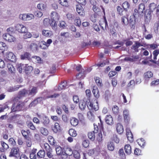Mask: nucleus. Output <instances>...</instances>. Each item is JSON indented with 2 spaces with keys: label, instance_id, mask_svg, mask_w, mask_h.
<instances>
[{
  "label": "nucleus",
  "instance_id": "nucleus-1",
  "mask_svg": "<svg viewBox=\"0 0 159 159\" xmlns=\"http://www.w3.org/2000/svg\"><path fill=\"white\" fill-rule=\"evenodd\" d=\"M51 19L45 18L43 20V23L46 26L50 25L52 29L56 31L57 30V26L55 20H58L59 16L56 12L53 11L51 13Z\"/></svg>",
  "mask_w": 159,
  "mask_h": 159
},
{
  "label": "nucleus",
  "instance_id": "nucleus-2",
  "mask_svg": "<svg viewBox=\"0 0 159 159\" xmlns=\"http://www.w3.org/2000/svg\"><path fill=\"white\" fill-rule=\"evenodd\" d=\"M145 9V5L143 3H140L139 4L138 9H135L134 11V16L140 17L143 14V11Z\"/></svg>",
  "mask_w": 159,
  "mask_h": 159
},
{
  "label": "nucleus",
  "instance_id": "nucleus-3",
  "mask_svg": "<svg viewBox=\"0 0 159 159\" xmlns=\"http://www.w3.org/2000/svg\"><path fill=\"white\" fill-rule=\"evenodd\" d=\"M25 106V103L21 101H19L18 103L16 105L14 103L13 104L11 107V112H15L19 111L22 110Z\"/></svg>",
  "mask_w": 159,
  "mask_h": 159
},
{
  "label": "nucleus",
  "instance_id": "nucleus-4",
  "mask_svg": "<svg viewBox=\"0 0 159 159\" xmlns=\"http://www.w3.org/2000/svg\"><path fill=\"white\" fill-rule=\"evenodd\" d=\"M20 149L18 147H13L11 149L9 157L17 158L20 156Z\"/></svg>",
  "mask_w": 159,
  "mask_h": 159
},
{
  "label": "nucleus",
  "instance_id": "nucleus-5",
  "mask_svg": "<svg viewBox=\"0 0 159 159\" xmlns=\"http://www.w3.org/2000/svg\"><path fill=\"white\" fill-rule=\"evenodd\" d=\"M4 59L6 61H10L11 62H15L16 57L14 54L11 52H7L5 57Z\"/></svg>",
  "mask_w": 159,
  "mask_h": 159
},
{
  "label": "nucleus",
  "instance_id": "nucleus-6",
  "mask_svg": "<svg viewBox=\"0 0 159 159\" xmlns=\"http://www.w3.org/2000/svg\"><path fill=\"white\" fill-rule=\"evenodd\" d=\"M98 117L100 120V123H98V125L95 123L93 124L94 130L93 131H94L95 133L98 132L99 129L100 130H103L104 129L103 122L101 120V117L99 116Z\"/></svg>",
  "mask_w": 159,
  "mask_h": 159
},
{
  "label": "nucleus",
  "instance_id": "nucleus-7",
  "mask_svg": "<svg viewBox=\"0 0 159 159\" xmlns=\"http://www.w3.org/2000/svg\"><path fill=\"white\" fill-rule=\"evenodd\" d=\"M40 122L44 126H47L49 123V119L48 117L44 115H38Z\"/></svg>",
  "mask_w": 159,
  "mask_h": 159
},
{
  "label": "nucleus",
  "instance_id": "nucleus-8",
  "mask_svg": "<svg viewBox=\"0 0 159 159\" xmlns=\"http://www.w3.org/2000/svg\"><path fill=\"white\" fill-rule=\"evenodd\" d=\"M3 38L6 41L9 42H12L15 41L16 38L13 35H11L9 33H5L3 35Z\"/></svg>",
  "mask_w": 159,
  "mask_h": 159
},
{
  "label": "nucleus",
  "instance_id": "nucleus-9",
  "mask_svg": "<svg viewBox=\"0 0 159 159\" xmlns=\"http://www.w3.org/2000/svg\"><path fill=\"white\" fill-rule=\"evenodd\" d=\"M64 153L62 157V159L67 158L68 156H71L73 153V151L70 147H66L64 148Z\"/></svg>",
  "mask_w": 159,
  "mask_h": 159
},
{
  "label": "nucleus",
  "instance_id": "nucleus-10",
  "mask_svg": "<svg viewBox=\"0 0 159 159\" xmlns=\"http://www.w3.org/2000/svg\"><path fill=\"white\" fill-rule=\"evenodd\" d=\"M89 107L90 109L93 111H97L99 109V106L97 100L90 101Z\"/></svg>",
  "mask_w": 159,
  "mask_h": 159
},
{
  "label": "nucleus",
  "instance_id": "nucleus-11",
  "mask_svg": "<svg viewBox=\"0 0 159 159\" xmlns=\"http://www.w3.org/2000/svg\"><path fill=\"white\" fill-rule=\"evenodd\" d=\"M15 28L16 30L20 33H25L27 31V29L26 28L21 24H16Z\"/></svg>",
  "mask_w": 159,
  "mask_h": 159
},
{
  "label": "nucleus",
  "instance_id": "nucleus-12",
  "mask_svg": "<svg viewBox=\"0 0 159 159\" xmlns=\"http://www.w3.org/2000/svg\"><path fill=\"white\" fill-rule=\"evenodd\" d=\"M123 116L124 122L128 124L130 120L129 111L126 110H124L123 111Z\"/></svg>",
  "mask_w": 159,
  "mask_h": 159
},
{
  "label": "nucleus",
  "instance_id": "nucleus-13",
  "mask_svg": "<svg viewBox=\"0 0 159 159\" xmlns=\"http://www.w3.org/2000/svg\"><path fill=\"white\" fill-rule=\"evenodd\" d=\"M12 118L15 119L16 120V121L17 124L20 125H23L24 124L23 121L21 118L20 115H16L11 117Z\"/></svg>",
  "mask_w": 159,
  "mask_h": 159
},
{
  "label": "nucleus",
  "instance_id": "nucleus-14",
  "mask_svg": "<svg viewBox=\"0 0 159 159\" xmlns=\"http://www.w3.org/2000/svg\"><path fill=\"white\" fill-rule=\"evenodd\" d=\"M28 91L25 89H23L19 92L18 96H17L14 98L15 101L18 100L21 98L25 97L26 94H28Z\"/></svg>",
  "mask_w": 159,
  "mask_h": 159
},
{
  "label": "nucleus",
  "instance_id": "nucleus-15",
  "mask_svg": "<svg viewBox=\"0 0 159 159\" xmlns=\"http://www.w3.org/2000/svg\"><path fill=\"white\" fill-rule=\"evenodd\" d=\"M89 101L86 100L85 98H84L82 100H81L79 103V107L82 110H84L86 107L87 102H89Z\"/></svg>",
  "mask_w": 159,
  "mask_h": 159
},
{
  "label": "nucleus",
  "instance_id": "nucleus-16",
  "mask_svg": "<svg viewBox=\"0 0 159 159\" xmlns=\"http://www.w3.org/2000/svg\"><path fill=\"white\" fill-rule=\"evenodd\" d=\"M81 4H78L76 5V10L78 14L80 16H84L85 12L84 9L81 6Z\"/></svg>",
  "mask_w": 159,
  "mask_h": 159
},
{
  "label": "nucleus",
  "instance_id": "nucleus-17",
  "mask_svg": "<svg viewBox=\"0 0 159 159\" xmlns=\"http://www.w3.org/2000/svg\"><path fill=\"white\" fill-rule=\"evenodd\" d=\"M140 46L145 47L143 44L141 43L138 41H136L135 42V44L132 46L131 49L134 50L135 52H138L139 51L138 48Z\"/></svg>",
  "mask_w": 159,
  "mask_h": 159
},
{
  "label": "nucleus",
  "instance_id": "nucleus-18",
  "mask_svg": "<svg viewBox=\"0 0 159 159\" xmlns=\"http://www.w3.org/2000/svg\"><path fill=\"white\" fill-rule=\"evenodd\" d=\"M99 25L101 28L104 30H107L108 27V24L107 20L105 16L104 17V19L102 21H100Z\"/></svg>",
  "mask_w": 159,
  "mask_h": 159
},
{
  "label": "nucleus",
  "instance_id": "nucleus-19",
  "mask_svg": "<svg viewBox=\"0 0 159 159\" xmlns=\"http://www.w3.org/2000/svg\"><path fill=\"white\" fill-rule=\"evenodd\" d=\"M106 123L108 125H112L114 124L113 119L110 115H107L105 118Z\"/></svg>",
  "mask_w": 159,
  "mask_h": 159
},
{
  "label": "nucleus",
  "instance_id": "nucleus-20",
  "mask_svg": "<svg viewBox=\"0 0 159 159\" xmlns=\"http://www.w3.org/2000/svg\"><path fill=\"white\" fill-rule=\"evenodd\" d=\"M44 99L42 97H38L33 100L29 105L30 107H35L38 103L39 101H42Z\"/></svg>",
  "mask_w": 159,
  "mask_h": 159
},
{
  "label": "nucleus",
  "instance_id": "nucleus-21",
  "mask_svg": "<svg viewBox=\"0 0 159 159\" xmlns=\"http://www.w3.org/2000/svg\"><path fill=\"white\" fill-rule=\"evenodd\" d=\"M21 133L25 139L30 138V132L29 129H27L26 130L23 129L21 131Z\"/></svg>",
  "mask_w": 159,
  "mask_h": 159
},
{
  "label": "nucleus",
  "instance_id": "nucleus-22",
  "mask_svg": "<svg viewBox=\"0 0 159 159\" xmlns=\"http://www.w3.org/2000/svg\"><path fill=\"white\" fill-rule=\"evenodd\" d=\"M126 135L128 140L131 143L133 141V135L130 131L129 129H126Z\"/></svg>",
  "mask_w": 159,
  "mask_h": 159
},
{
  "label": "nucleus",
  "instance_id": "nucleus-23",
  "mask_svg": "<svg viewBox=\"0 0 159 159\" xmlns=\"http://www.w3.org/2000/svg\"><path fill=\"white\" fill-rule=\"evenodd\" d=\"M92 92L94 97L98 99L100 97V94L98 88L96 86H93Z\"/></svg>",
  "mask_w": 159,
  "mask_h": 159
},
{
  "label": "nucleus",
  "instance_id": "nucleus-24",
  "mask_svg": "<svg viewBox=\"0 0 159 159\" xmlns=\"http://www.w3.org/2000/svg\"><path fill=\"white\" fill-rule=\"evenodd\" d=\"M70 122L72 126L76 127L78 125L79 120L77 118L75 117H72L70 118Z\"/></svg>",
  "mask_w": 159,
  "mask_h": 159
},
{
  "label": "nucleus",
  "instance_id": "nucleus-25",
  "mask_svg": "<svg viewBox=\"0 0 159 159\" xmlns=\"http://www.w3.org/2000/svg\"><path fill=\"white\" fill-rule=\"evenodd\" d=\"M1 143L2 147L0 148V152H3L9 148V146L4 142L1 141Z\"/></svg>",
  "mask_w": 159,
  "mask_h": 159
},
{
  "label": "nucleus",
  "instance_id": "nucleus-26",
  "mask_svg": "<svg viewBox=\"0 0 159 159\" xmlns=\"http://www.w3.org/2000/svg\"><path fill=\"white\" fill-rule=\"evenodd\" d=\"M116 130L117 132L119 134H122L124 132L123 125L120 123H118L116 125Z\"/></svg>",
  "mask_w": 159,
  "mask_h": 159
},
{
  "label": "nucleus",
  "instance_id": "nucleus-27",
  "mask_svg": "<svg viewBox=\"0 0 159 159\" xmlns=\"http://www.w3.org/2000/svg\"><path fill=\"white\" fill-rule=\"evenodd\" d=\"M52 130L53 132L56 133L60 132L61 130V127L59 124L57 122L55 123L54 126L52 128Z\"/></svg>",
  "mask_w": 159,
  "mask_h": 159
},
{
  "label": "nucleus",
  "instance_id": "nucleus-28",
  "mask_svg": "<svg viewBox=\"0 0 159 159\" xmlns=\"http://www.w3.org/2000/svg\"><path fill=\"white\" fill-rule=\"evenodd\" d=\"M56 151L57 155H60L62 158V157L64 153V152L62 148L60 146H57L56 148Z\"/></svg>",
  "mask_w": 159,
  "mask_h": 159
},
{
  "label": "nucleus",
  "instance_id": "nucleus-29",
  "mask_svg": "<svg viewBox=\"0 0 159 159\" xmlns=\"http://www.w3.org/2000/svg\"><path fill=\"white\" fill-rule=\"evenodd\" d=\"M37 151V149L34 148L32 149L30 154V159H36L37 156L36 153Z\"/></svg>",
  "mask_w": 159,
  "mask_h": 159
},
{
  "label": "nucleus",
  "instance_id": "nucleus-30",
  "mask_svg": "<svg viewBox=\"0 0 159 159\" xmlns=\"http://www.w3.org/2000/svg\"><path fill=\"white\" fill-rule=\"evenodd\" d=\"M24 70L25 73L27 74L30 73L32 71L33 67L31 66H29L28 64H26L25 65Z\"/></svg>",
  "mask_w": 159,
  "mask_h": 159
},
{
  "label": "nucleus",
  "instance_id": "nucleus-31",
  "mask_svg": "<svg viewBox=\"0 0 159 159\" xmlns=\"http://www.w3.org/2000/svg\"><path fill=\"white\" fill-rule=\"evenodd\" d=\"M42 34L45 37H50L53 34L50 30H43L42 31Z\"/></svg>",
  "mask_w": 159,
  "mask_h": 159
},
{
  "label": "nucleus",
  "instance_id": "nucleus-32",
  "mask_svg": "<svg viewBox=\"0 0 159 159\" xmlns=\"http://www.w3.org/2000/svg\"><path fill=\"white\" fill-rule=\"evenodd\" d=\"M30 57V54L27 52H25L20 56V58L22 60L27 59L29 60L31 59Z\"/></svg>",
  "mask_w": 159,
  "mask_h": 159
},
{
  "label": "nucleus",
  "instance_id": "nucleus-33",
  "mask_svg": "<svg viewBox=\"0 0 159 159\" xmlns=\"http://www.w3.org/2000/svg\"><path fill=\"white\" fill-rule=\"evenodd\" d=\"M124 150L127 155H129L132 152L131 148L129 144H127L125 145Z\"/></svg>",
  "mask_w": 159,
  "mask_h": 159
},
{
  "label": "nucleus",
  "instance_id": "nucleus-34",
  "mask_svg": "<svg viewBox=\"0 0 159 159\" xmlns=\"http://www.w3.org/2000/svg\"><path fill=\"white\" fill-rule=\"evenodd\" d=\"M67 86V82L66 81H63L60 84L58 87V89L59 90H61L62 89H65Z\"/></svg>",
  "mask_w": 159,
  "mask_h": 159
},
{
  "label": "nucleus",
  "instance_id": "nucleus-35",
  "mask_svg": "<svg viewBox=\"0 0 159 159\" xmlns=\"http://www.w3.org/2000/svg\"><path fill=\"white\" fill-rule=\"evenodd\" d=\"M8 48V46L5 43L3 42H0V50H2L1 52L3 54L5 50H7Z\"/></svg>",
  "mask_w": 159,
  "mask_h": 159
},
{
  "label": "nucleus",
  "instance_id": "nucleus-36",
  "mask_svg": "<svg viewBox=\"0 0 159 159\" xmlns=\"http://www.w3.org/2000/svg\"><path fill=\"white\" fill-rule=\"evenodd\" d=\"M152 11L149 10H146L145 12L144 16L145 19L147 20H149L151 18Z\"/></svg>",
  "mask_w": 159,
  "mask_h": 159
},
{
  "label": "nucleus",
  "instance_id": "nucleus-37",
  "mask_svg": "<svg viewBox=\"0 0 159 159\" xmlns=\"http://www.w3.org/2000/svg\"><path fill=\"white\" fill-rule=\"evenodd\" d=\"M37 7L38 9L41 11H44L46 9L47 5L45 3L40 2L37 5Z\"/></svg>",
  "mask_w": 159,
  "mask_h": 159
},
{
  "label": "nucleus",
  "instance_id": "nucleus-38",
  "mask_svg": "<svg viewBox=\"0 0 159 159\" xmlns=\"http://www.w3.org/2000/svg\"><path fill=\"white\" fill-rule=\"evenodd\" d=\"M38 92V88L37 87H33L28 93V95L34 96Z\"/></svg>",
  "mask_w": 159,
  "mask_h": 159
},
{
  "label": "nucleus",
  "instance_id": "nucleus-39",
  "mask_svg": "<svg viewBox=\"0 0 159 159\" xmlns=\"http://www.w3.org/2000/svg\"><path fill=\"white\" fill-rule=\"evenodd\" d=\"M144 79L145 80H148L153 76V73L151 71H148L144 74Z\"/></svg>",
  "mask_w": 159,
  "mask_h": 159
},
{
  "label": "nucleus",
  "instance_id": "nucleus-40",
  "mask_svg": "<svg viewBox=\"0 0 159 159\" xmlns=\"http://www.w3.org/2000/svg\"><path fill=\"white\" fill-rule=\"evenodd\" d=\"M37 155L38 158H43L45 155V151L43 150H40L37 152Z\"/></svg>",
  "mask_w": 159,
  "mask_h": 159
},
{
  "label": "nucleus",
  "instance_id": "nucleus-41",
  "mask_svg": "<svg viewBox=\"0 0 159 159\" xmlns=\"http://www.w3.org/2000/svg\"><path fill=\"white\" fill-rule=\"evenodd\" d=\"M48 141L50 144L52 146H55L56 142L53 137L51 135H49L48 137Z\"/></svg>",
  "mask_w": 159,
  "mask_h": 159
},
{
  "label": "nucleus",
  "instance_id": "nucleus-42",
  "mask_svg": "<svg viewBox=\"0 0 159 159\" xmlns=\"http://www.w3.org/2000/svg\"><path fill=\"white\" fill-rule=\"evenodd\" d=\"M41 133L44 136H46L48 134V131L46 128L43 127H41L40 129Z\"/></svg>",
  "mask_w": 159,
  "mask_h": 159
},
{
  "label": "nucleus",
  "instance_id": "nucleus-43",
  "mask_svg": "<svg viewBox=\"0 0 159 159\" xmlns=\"http://www.w3.org/2000/svg\"><path fill=\"white\" fill-rule=\"evenodd\" d=\"M138 58H139L137 56H132L131 57V58L130 57H126L125 58L124 60L126 61L133 62Z\"/></svg>",
  "mask_w": 159,
  "mask_h": 159
},
{
  "label": "nucleus",
  "instance_id": "nucleus-44",
  "mask_svg": "<svg viewBox=\"0 0 159 159\" xmlns=\"http://www.w3.org/2000/svg\"><path fill=\"white\" fill-rule=\"evenodd\" d=\"M153 55V59H152V54H151V55L148 58L149 61L151 62H152L154 64H156L157 63V61H156L157 59V56L154 54Z\"/></svg>",
  "mask_w": 159,
  "mask_h": 159
},
{
  "label": "nucleus",
  "instance_id": "nucleus-45",
  "mask_svg": "<svg viewBox=\"0 0 159 159\" xmlns=\"http://www.w3.org/2000/svg\"><path fill=\"white\" fill-rule=\"evenodd\" d=\"M95 81L97 85L99 87H101L102 86V80L99 77H96L94 78Z\"/></svg>",
  "mask_w": 159,
  "mask_h": 159
},
{
  "label": "nucleus",
  "instance_id": "nucleus-46",
  "mask_svg": "<svg viewBox=\"0 0 159 159\" xmlns=\"http://www.w3.org/2000/svg\"><path fill=\"white\" fill-rule=\"evenodd\" d=\"M146 46L149 48L150 49L155 50L158 47V45L157 43H153L151 44H145Z\"/></svg>",
  "mask_w": 159,
  "mask_h": 159
},
{
  "label": "nucleus",
  "instance_id": "nucleus-47",
  "mask_svg": "<svg viewBox=\"0 0 159 159\" xmlns=\"http://www.w3.org/2000/svg\"><path fill=\"white\" fill-rule=\"evenodd\" d=\"M85 93L86 98V100L89 101V102H90V98L91 97V91L90 89H87L85 90Z\"/></svg>",
  "mask_w": 159,
  "mask_h": 159
},
{
  "label": "nucleus",
  "instance_id": "nucleus-48",
  "mask_svg": "<svg viewBox=\"0 0 159 159\" xmlns=\"http://www.w3.org/2000/svg\"><path fill=\"white\" fill-rule=\"evenodd\" d=\"M118 154L119 157L122 159H125L126 158L125 155V153L124 150L122 148L119 149L118 151Z\"/></svg>",
  "mask_w": 159,
  "mask_h": 159
},
{
  "label": "nucleus",
  "instance_id": "nucleus-49",
  "mask_svg": "<svg viewBox=\"0 0 159 159\" xmlns=\"http://www.w3.org/2000/svg\"><path fill=\"white\" fill-rule=\"evenodd\" d=\"M94 131L89 132L88 134V136L89 139L92 141L94 140L95 139V135Z\"/></svg>",
  "mask_w": 159,
  "mask_h": 159
},
{
  "label": "nucleus",
  "instance_id": "nucleus-50",
  "mask_svg": "<svg viewBox=\"0 0 159 159\" xmlns=\"http://www.w3.org/2000/svg\"><path fill=\"white\" fill-rule=\"evenodd\" d=\"M69 134L72 137H75L77 135L76 131L73 129H70L69 131Z\"/></svg>",
  "mask_w": 159,
  "mask_h": 159
},
{
  "label": "nucleus",
  "instance_id": "nucleus-51",
  "mask_svg": "<svg viewBox=\"0 0 159 159\" xmlns=\"http://www.w3.org/2000/svg\"><path fill=\"white\" fill-rule=\"evenodd\" d=\"M137 142L139 145L141 147H143L145 144V140L143 138L138 139L137 140Z\"/></svg>",
  "mask_w": 159,
  "mask_h": 159
},
{
  "label": "nucleus",
  "instance_id": "nucleus-52",
  "mask_svg": "<svg viewBox=\"0 0 159 159\" xmlns=\"http://www.w3.org/2000/svg\"><path fill=\"white\" fill-rule=\"evenodd\" d=\"M9 71L11 73H15V69L13 66L11 64L8 63L7 65Z\"/></svg>",
  "mask_w": 159,
  "mask_h": 159
},
{
  "label": "nucleus",
  "instance_id": "nucleus-53",
  "mask_svg": "<svg viewBox=\"0 0 159 159\" xmlns=\"http://www.w3.org/2000/svg\"><path fill=\"white\" fill-rule=\"evenodd\" d=\"M130 7V4L127 1H125L122 4V7L126 11H128V9H129Z\"/></svg>",
  "mask_w": 159,
  "mask_h": 159
},
{
  "label": "nucleus",
  "instance_id": "nucleus-54",
  "mask_svg": "<svg viewBox=\"0 0 159 159\" xmlns=\"http://www.w3.org/2000/svg\"><path fill=\"white\" fill-rule=\"evenodd\" d=\"M107 147L109 150L110 151H113L115 148L113 143L111 142H108L107 144Z\"/></svg>",
  "mask_w": 159,
  "mask_h": 159
},
{
  "label": "nucleus",
  "instance_id": "nucleus-55",
  "mask_svg": "<svg viewBox=\"0 0 159 159\" xmlns=\"http://www.w3.org/2000/svg\"><path fill=\"white\" fill-rule=\"evenodd\" d=\"M26 124L28 127L31 129L33 130L36 129V128L32 122L30 121H27L26 122Z\"/></svg>",
  "mask_w": 159,
  "mask_h": 159
},
{
  "label": "nucleus",
  "instance_id": "nucleus-56",
  "mask_svg": "<svg viewBox=\"0 0 159 159\" xmlns=\"http://www.w3.org/2000/svg\"><path fill=\"white\" fill-rule=\"evenodd\" d=\"M59 3L62 6L64 7H68L69 6L68 2L67 0H59Z\"/></svg>",
  "mask_w": 159,
  "mask_h": 159
},
{
  "label": "nucleus",
  "instance_id": "nucleus-57",
  "mask_svg": "<svg viewBox=\"0 0 159 159\" xmlns=\"http://www.w3.org/2000/svg\"><path fill=\"white\" fill-rule=\"evenodd\" d=\"M25 65L22 64H20L17 65V70L19 71L20 73H21L23 71V68H24V69H25Z\"/></svg>",
  "mask_w": 159,
  "mask_h": 159
},
{
  "label": "nucleus",
  "instance_id": "nucleus-58",
  "mask_svg": "<svg viewBox=\"0 0 159 159\" xmlns=\"http://www.w3.org/2000/svg\"><path fill=\"white\" fill-rule=\"evenodd\" d=\"M117 11L118 13L120 16H123L124 15L123 12L125 10L124 9L122 8L120 6H117L116 7Z\"/></svg>",
  "mask_w": 159,
  "mask_h": 159
},
{
  "label": "nucleus",
  "instance_id": "nucleus-59",
  "mask_svg": "<svg viewBox=\"0 0 159 159\" xmlns=\"http://www.w3.org/2000/svg\"><path fill=\"white\" fill-rule=\"evenodd\" d=\"M74 24L75 25L78 27H80L81 25V21L80 18L76 17L74 21Z\"/></svg>",
  "mask_w": 159,
  "mask_h": 159
},
{
  "label": "nucleus",
  "instance_id": "nucleus-60",
  "mask_svg": "<svg viewBox=\"0 0 159 159\" xmlns=\"http://www.w3.org/2000/svg\"><path fill=\"white\" fill-rule=\"evenodd\" d=\"M113 113L115 115H117L119 112V110L118 107L116 105L114 106L112 108Z\"/></svg>",
  "mask_w": 159,
  "mask_h": 159
},
{
  "label": "nucleus",
  "instance_id": "nucleus-61",
  "mask_svg": "<svg viewBox=\"0 0 159 159\" xmlns=\"http://www.w3.org/2000/svg\"><path fill=\"white\" fill-rule=\"evenodd\" d=\"M34 16L37 17H40L43 15L42 12L38 10L34 11Z\"/></svg>",
  "mask_w": 159,
  "mask_h": 159
},
{
  "label": "nucleus",
  "instance_id": "nucleus-62",
  "mask_svg": "<svg viewBox=\"0 0 159 159\" xmlns=\"http://www.w3.org/2000/svg\"><path fill=\"white\" fill-rule=\"evenodd\" d=\"M43 148L44 149L46 152L52 149L51 148L50 146L47 143H45L43 144Z\"/></svg>",
  "mask_w": 159,
  "mask_h": 159
},
{
  "label": "nucleus",
  "instance_id": "nucleus-63",
  "mask_svg": "<svg viewBox=\"0 0 159 159\" xmlns=\"http://www.w3.org/2000/svg\"><path fill=\"white\" fill-rule=\"evenodd\" d=\"M121 22L122 24L124 25H126L128 23V19L125 16H123L122 17L121 19Z\"/></svg>",
  "mask_w": 159,
  "mask_h": 159
},
{
  "label": "nucleus",
  "instance_id": "nucleus-64",
  "mask_svg": "<svg viewBox=\"0 0 159 159\" xmlns=\"http://www.w3.org/2000/svg\"><path fill=\"white\" fill-rule=\"evenodd\" d=\"M52 149L46 152V154L47 156L49 158H53V156L52 153Z\"/></svg>",
  "mask_w": 159,
  "mask_h": 159
}]
</instances>
